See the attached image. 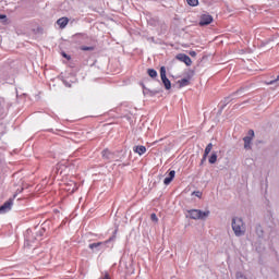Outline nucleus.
Here are the masks:
<instances>
[{"label": "nucleus", "mask_w": 279, "mask_h": 279, "mask_svg": "<svg viewBox=\"0 0 279 279\" xmlns=\"http://www.w3.org/2000/svg\"><path fill=\"white\" fill-rule=\"evenodd\" d=\"M232 230L235 236H244L245 235V222H243V218L233 217L231 222Z\"/></svg>", "instance_id": "obj_1"}, {"label": "nucleus", "mask_w": 279, "mask_h": 279, "mask_svg": "<svg viewBox=\"0 0 279 279\" xmlns=\"http://www.w3.org/2000/svg\"><path fill=\"white\" fill-rule=\"evenodd\" d=\"M114 241V235L104 242H95L88 245L89 250H92L95 254L99 252H106L108 247H110V243Z\"/></svg>", "instance_id": "obj_2"}, {"label": "nucleus", "mask_w": 279, "mask_h": 279, "mask_svg": "<svg viewBox=\"0 0 279 279\" xmlns=\"http://www.w3.org/2000/svg\"><path fill=\"white\" fill-rule=\"evenodd\" d=\"M190 219H201V220H206L210 216V210L202 211L199 209H191L187 211Z\"/></svg>", "instance_id": "obj_3"}, {"label": "nucleus", "mask_w": 279, "mask_h": 279, "mask_svg": "<svg viewBox=\"0 0 279 279\" xmlns=\"http://www.w3.org/2000/svg\"><path fill=\"white\" fill-rule=\"evenodd\" d=\"M14 204V199L10 198L4 202L2 206H0V215H5V213H10L12 210V206Z\"/></svg>", "instance_id": "obj_4"}, {"label": "nucleus", "mask_w": 279, "mask_h": 279, "mask_svg": "<svg viewBox=\"0 0 279 279\" xmlns=\"http://www.w3.org/2000/svg\"><path fill=\"white\" fill-rule=\"evenodd\" d=\"M210 23H213V15H210V14L201 15V20H199V23H198V25L201 27H204L206 25H210Z\"/></svg>", "instance_id": "obj_5"}, {"label": "nucleus", "mask_w": 279, "mask_h": 279, "mask_svg": "<svg viewBox=\"0 0 279 279\" xmlns=\"http://www.w3.org/2000/svg\"><path fill=\"white\" fill-rule=\"evenodd\" d=\"M177 60H180V62H184V64H186V66H191V64H193L191 57L186 56L185 53H179L177 56Z\"/></svg>", "instance_id": "obj_6"}, {"label": "nucleus", "mask_w": 279, "mask_h": 279, "mask_svg": "<svg viewBox=\"0 0 279 279\" xmlns=\"http://www.w3.org/2000/svg\"><path fill=\"white\" fill-rule=\"evenodd\" d=\"M133 151L135 154H138V156H143V154H145L147 151V148L143 145H137L133 147Z\"/></svg>", "instance_id": "obj_7"}, {"label": "nucleus", "mask_w": 279, "mask_h": 279, "mask_svg": "<svg viewBox=\"0 0 279 279\" xmlns=\"http://www.w3.org/2000/svg\"><path fill=\"white\" fill-rule=\"evenodd\" d=\"M173 178H175V170H171L168 174V177L163 180V184H166V186H169L170 182H173Z\"/></svg>", "instance_id": "obj_8"}, {"label": "nucleus", "mask_w": 279, "mask_h": 279, "mask_svg": "<svg viewBox=\"0 0 279 279\" xmlns=\"http://www.w3.org/2000/svg\"><path fill=\"white\" fill-rule=\"evenodd\" d=\"M57 25H59V27L61 29H64V27H66V25H69V17H61L57 21Z\"/></svg>", "instance_id": "obj_9"}, {"label": "nucleus", "mask_w": 279, "mask_h": 279, "mask_svg": "<svg viewBox=\"0 0 279 279\" xmlns=\"http://www.w3.org/2000/svg\"><path fill=\"white\" fill-rule=\"evenodd\" d=\"M102 158L105 160H112L114 158V154H112L110 150L105 149L102 150Z\"/></svg>", "instance_id": "obj_10"}, {"label": "nucleus", "mask_w": 279, "mask_h": 279, "mask_svg": "<svg viewBox=\"0 0 279 279\" xmlns=\"http://www.w3.org/2000/svg\"><path fill=\"white\" fill-rule=\"evenodd\" d=\"M243 141H244V149H252V137L245 136Z\"/></svg>", "instance_id": "obj_11"}, {"label": "nucleus", "mask_w": 279, "mask_h": 279, "mask_svg": "<svg viewBox=\"0 0 279 279\" xmlns=\"http://www.w3.org/2000/svg\"><path fill=\"white\" fill-rule=\"evenodd\" d=\"M25 245H29V243H32L34 241V238H32V230H26V233H25Z\"/></svg>", "instance_id": "obj_12"}, {"label": "nucleus", "mask_w": 279, "mask_h": 279, "mask_svg": "<svg viewBox=\"0 0 279 279\" xmlns=\"http://www.w3.org/2000/svg\"><path fill=\"white\" fill-rule=\"evenodd\" d=\"M161 82L166 88V90H171V81L167 76L161 78Z\"/></svg>", "instance_id": "obj_13"}, {"label": "nucleus", "mask_w": 279, "mask_h": 279, "mask_svg": "<svg viewBox=\"0 0 279 279\" xmlns=\"http://www.w3.org/2000/svg\"><path fill=\"white\" fill-rule=\"evenodd\" d=\"M160 93L159 90H151L149 88H144L143 94L149 95V97H155V95H158Z\"/></svg>", "instance_id": "obj_14"}, {"label": "nucleus", "mask_w": 279, "mask_h": 279, "mask_svg": "<svg viewBox=\"0 0 279 279\" xmlns=\"http://www.w3.org/2000/svg\"><path fill=\"white\" fill-rule=\"evenodd\" d=\"M210 151H213V143H209L206 148H205V153L203 156V160H206V158H208V154H210Z\"/></svg>", "instance_id": "obj_15"}, {"label": "nucleus", "mask_w": 279, "mask_h": 279, "mask_svg": "<svg viewBox=\"0 0 279 279\" xmlns=\"http://www.w3.org/2000/svg\"><path fill=\"white\" fill-rule=\"evenodd\" d=\"M178 84H179V88H184V86H189L191 82L189 81V78H182L178 81Z\"/></svg>", "instance_id": "obj_16"}, {"label": "nucleus", "mask_w": 279, "mask_h": 279, "mask_svg": "<svg viewBox=\"0 0 279 279\" xmlns=\"http://www.w3.org/2000/svg\"><path fill=\"white\" fill-rule=\"evenodd\" d=\"M147 73H148L149 77H158V72L154 69H148Z\"/></svg>", "instance_id": "obj_17"}, {"label": "nucleus", "mask_w": 279, "mask_h": 279, "mask_svg": "<svg viewBox=\"0 0 279 279\" xmlns=\"http://www.w3.org/2000/svg\"><path fill=\"white\" fill-rule=\"evenodd\" d=\"M217 162V153H213L209 157V165H215Z\"/></svg>", "instance_id": "obj_18"}, {"label": "nucleus", "mask_w": 279, "mask_h": 279, "mask_svg": "<svg viewBox=\"0 0 279 279\" xmlns=\"http://www.w3.org/2000/svg\"><path fill=\"white\" fill-rule=\"evenodd\" d=\"M186 2L192 5V8H195L199 5V0H186Z\"/></svg>", "instance_id": "obj_19"}, {"label": "nucleus", "mask_w": 279, "mask_h": 279, "mask_svg": "<svg viewBox=\"0 0 279 279\" xmlns=\"http://www.w3.org/2000/svg\"><path fill=\"white\" fill-rule=\"evenodd\" d=\"M81 50L82 51H95V47H93V46H82Z\"/></svg>", "instance_id": "obj_20"}, {"label": "nucleus", "mask_w": 279, "mask_h": 279, "mask_svg": "<svg viewBox=\"0 0 279 279\" xmlns=\"http://www.w3.org/2000/svg\"><path fill=\"white\" fill-rule=\"evenodd\" d=\"M160 77H167V69L165 66L160 68Z\"/></svg>", "instance_id": "obj_21"}, {"label": "nucleus", "mask_w": 279, "mask_h": 279, "mask_svg": "<svg viewBox=\"0 0 279 279\" xmlns=\"http://www.w3.org/2000/svg\"><path fill=\"white\" fill-rule=\"evenodd\" d=\"M0 21H1L3 24L8 23V15H5V14H0Z\"/></svg>", "instance_id": "obj_22"}, {"label": "nucleus", "mask_w": 279, "mask_h": 279, "mask_svg": "<svg viewBox=\"0 0 279 279\" xmlns=\"http://www.w3.org/2000/svg\"><path fill=\"white\" fill-rule=\"evenodd\" d=\"M150 219H151V221H154L155 223H158V216H156V214H151V215H150Z\"/></svg>", "instance_id": "obj_23"}, {"label": "nucleus", "mask_w": 279, "mask_h": 279, "mask_svg": "<svg viewBox=\"0 0 279 279\" xmlns=\"http://www.w3.org/2000/svg\"><path fill=\"white\" fill-rule=\"evenodd\" d=\"M189 54L192 57V58H195V56H197V52L195 50H191L189 52Z\"/></svg>", "instance_id": "obj_24"}, {"label": "nucleus", "mask_w": 279, "mask_h": 279, "mask_svg": "<svg viewBox=\"0 0 279 279\" xmlns=\"http://www.w3.org/2000/svg\"><path fill=\"white\" fill-rule=\"evenodd\" d=\"M248 136H250L251 138H254V130H250V131H248Z\"/></svg>", "instance_id": "obj_25"}, {"label": "nucleus", "mask_w": 279, "mask_h": 279, "mask_svg": "<svg viewBox=\"0 0 279 279\" xmlns=\"http://www.w3.org/2000/svg\"><path fill=\"white\" fill-rule=\"evenodd\" d=\"M277 82H279V76L277 77V80H272L268 84L271 85V84H276Z\"/></svg>", "instance_id": "obj_26"}, {"label": "nucleus", "mask_w": 279, "mask_h": 279, "mask_svg": "<svg viewBox=\"0 0 279 279\" xmlns=\"http://www.w3.org/2000/svg\"><path fill=\"white\" fill-rule=\"evenodd\" d=\"M194 195H195L196 197H202V192L196 191V192H194Z\"/></svg>", "instance_id": "obj_27"}, {"label": "nucleus", "mask_w": 279, "mask_h": 279, "mask_svg": "<svg viewBox=\"0 0 279 279\" xmlns=\"http://www.w3.org/2000/svg\"><path fill=\"white\" fill-rule=\"evenodd\" d=\"M63 58H66L68 60H71V57H69L65 52L62 53Z\"/></svg>", "instance_id": "obj_28"}, {"label": "nucleus", "mask_w": 279, "mask_h": 279, "mask_svg": "<svg viewBox=\"0 0 279 279\" xmlns=\"http://www.w3.org/2000/svg\"><path fill=\"white\" fill-rule=\"evenodd\" d=\"M236 279H246L243 275H238Z\"/></svg>", "instance_id": "obj_29"}, {"label": "nucleus", "mask_w": 279, "mask_h": 279, "mask_svg": "<svg viewBox=\"0 0 279 279\" xmlns=\"http://www.w3.org/2000/svg\"><path fill=\"white\" fill-rule=\"evenodd\" d=\"M225 104H230V98H226Z\"/></svg>", "instance_id": "obj_30"}, {"label": "nucleus", "mask_w": 279, "mask_h": 279, "mask_svg": "<svg viewBox=\"0 0 279 279\" xmlns=\"http://www.w3.org/2000/svg\"><path fill=\"white\" fill-rule=\"evenodd\" d=\"M65 86H68L69 88H71V84L64 82Z\"/></svg>", "instance_id": "obj_31"}, {"label": "nucleus", "mask_w": 279, "mask_h": 279, "mask_svg": "<svg viewBox=\"0 0 279 279\" xmlns=\"http://www.w3.org/2000/svg\"><path fill=\"white\" fill-rule=\"evenodd\" d=\"M104 279H110V276L105 275Z\"/></svg>", "instance_id": "obj_32"}, {"label": "nucleus", "mask_w": 279, "mask_h": 279, "mask_svg": "<svg viewBox=\"0 0 279 279\" xmlns=\"http://www.w3.org/2000/svg\"><path fill=\"white\" fill-rule=\"evenodd\" d=\"M142 88H143V90H145V88H147V87H145V84L142 83Z\"/></svg>", "instance_id": "obj_33"}, {"label": "nucleus", "mask_w": 279, "mask_h": 279, "mask_svg": "<svg viewBox=\"0 0 279 279\" xmlns=\"http://www.w3.org/2000/svg\"><path fill=\"white\" fill-rule=\"evenodd\" d=\"M204 162H206V160L202 159L201 165H204Z\"/></svg>", "instance_id": "obj_34"}, {"label": "nucleus", "mask_w": 279, "mask_h": 279, "mask_svg": "<svg viewBox=\"0 0 279 279\" xmlns=\"http://www.w3.org/2000/svg\"><path fill=\"white\" fill-rule=\"evenodd\" d=\"M22 192H23V189L20 190V193H22Z\"/></svg>", "instance_id": "obj_35"}]
</instances>
